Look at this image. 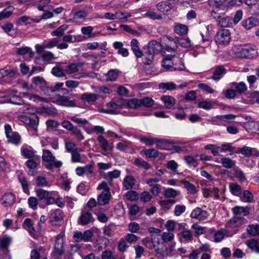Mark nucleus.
<instances>
[{
    "label": "nucleus",
    "instance_id": "1",
    "mask_svg": "<svg viewBox=\"0 0 259 259\" xmlns=\"http://www.w3.org/2000/svg\"><path fill=\"white\" fill-rule=\"evenodd\" d=\"M232 51L238 58L252 59L257 56L256 47L252 44H244L235 46Z\"/></svg>",
    "mask_w": 259,
    "mask_h": 259
},
{
    "label": "nucleus",
    "instance_id": "2",
    "mask_svg": "<svg viewBox=\"0 0 259 259\" xmlns=\"http://www.w3.org/2000/svg\"><path fill=\"white\" fill-rule=\"evenodd\" d=\"M64 232L62 231L57 236L56 238L55 244L52 255L55 257H60L64 253Z\"/></svg>",
    "mask_w": 259,
    "mask_h": 259
},
{
    "label": "nucleus",
    "instance_id": "3",
    "mask_svg": "<svg viewBox=\"0 0 259 259\" xmlns=\"http://www.w3.org/2000/svg\"><path fill=\"white\" fill-rule=\"evenodd\" d=\"M19 119L21 122L29 126L34 131H37L39 123V119L35 114H32L30 116L25 115L19 116Z\"/></svg>",
    "mask_w": 259,
    "mask_h": 259
},
{
    "label": "nucleus",
    "instance_id": "4",
    "mask_svg": "<svg viewBox=\"0 0 259 259\" xmlns=\"http://www.w3.org/2000/svg\"><path fill=\"white\" fill-rule=\"evenodd\" d=\"M215 40L218 45L224 46L228 45L231 40L230 31L225 29L220 30L215 35Z\"/></svg>",
    "mask_w": 259,
    "mask_h": 259
},
{
    "label": "nucleus",
    "instance_id": "5",
    "mask_svg": "<svg viewBox=\"0 0 259 259\" xmlns=\"http://www.w3.org/2000/svg\"><path fill=\"white\" fill-rule=\"evenodd\" d=\"M241 24L242 27L246 30H249L254 27L258 26L259 13L243 20Z\"/></svg>",
    "mask_w": 259,
    "mask_h": 259
},
{
    "label": "nucleus",
    "instance_id": "6",
    "mask_svg": "<svg viewBox=\"0 0 259 259\" xmlns=\"http://www.w3.org/2000/svg\"><path fill=\"white\" fill-rule=\"evenodd\" d=\"M92 211L91 209L82 210L78 220V224L84 226L94 222V219L93 217Z\"/></svg>",
    "mask_w": 259,
    "mask_h": 259
},
{
    "label": "nucleus",
    "instance_id": "7",
    "mask_svg": "<svg viewBox=\"0 0 259 259\" xmlns=\"http://www.w3.org/2000/svg\"><path fill=\"white\" fill-rule=\"evenodd\" d=\"M247 223V220L244 217L234 216L230 219L227 223L228 227L234 228L240 227Z\"/></svg>",
    "mask_w": 259,
    "mask_h": 259
},
{
    "label": "nucleus",
    "instance_id": "8",
    "mask_svg": "<svg viewBox=\"0 0 259 259\" xmlns=\"http://www.w3.org/2000/svg\"><path fill=\"white\" fill-rule=\"evenodd\" d=\"M32 81L35 85L38 86L45 94L49 95L48 83L42 77H34L32 78Z\"/></svg>",
    "mask_w": 259,
    "mask_h": 259
},
{
    "label": "nucleus",
    "instance_id": "9",
    "mask_svg": "<svg viewBox=\"0 0 259 259\" xmlns=\"http://www.w3.org/2000/svg\"><path fill=\"white\" fill-rule=\"evenodd\" d=\"M209 215L208 212L205 210L202 209L200 207H196L191 212L190 217L192 218L203 221L206 219Z\"/></svg>",
    "mask_w": 259,
    "mask_h": 259
},
{
    "label": "nucleus",
    "instance_id": "10",
    "mask_svg": "<svg viewBox=\"0 0 259 259\" xmlns=\"http://www.w3.org/2000/svg\"><path fill=\"white\" fill-rule=\"evenodd\" d=\"M63 211L57 209L52 211L50 216V223L52 225H57L63 220Z\"/></svg>",
    "mask_w": 259,
    "mask_h": 259
},
{
    "label": "nucleus",
    "instance_id": "11",
    "mask_svg": "<svg viewBox=\"0 0 259 259\" xmlns=\"http://www.w3.org/2000/svg\"><path fill=\"white\" fill-rule=\"evenodd\" d=\"M111 197L110 189L103 190L100 195L98 196L97 202L100 205H104L108 203Z\"/></svg>",
    "mask_w": 259,
    "mask_h": 259
},
{
    "label": "nucleus",
    "instance_id": "12",
    "mask_svg": "<svg viewBox=\"0 0 259 259\" xmlns=\"http://www.w3.org/2000/svg\"><path fill=\"white\" fill-rule=\"evenodd\" d=\"M156 8L160 12L164 15H167L169 12L172 9L173 6L168 2L162 1L156 5Z\"/></svg>",
    "mask_w": 259,
    "mask_h": 259
},
{
    "label": "nucleus",
    "instance_id": "13",
    "mask_svg": "<svg viewBox=\"0 0 259 259\" xmlns=\"http://www.w3.org/2000/svg\"><path fill=\"white\" fill-rule=\"evenodd\" d=\"M156 148L161 150H170L172 147V143L164 139H157Z\"/></svg>",
    "mask_w": 259,
    "mask_h": 259
},
{
    "label": "nucleus",
    "instance_id": "14",
    "mask_svg": "<svg viewBox=\"0 0 259 259\" xmlns=\"http://www.w3.org/2000/svg\"><path fill=\"white\" fill-rule=\"evenodd\" d=\"M50 3L51 0H40L35 3V6L39 11L45 12L53 9V7L49 5Z\"/></svg>",
    "mask_w": 259,
    "mask_h": 259
},
{
    "label": "nucleus",
    "instance_id": "15",
    "mask_svg": "<svg viewBox=\"0 0 259 259\" xmlns=\"http://www.w3.org/2000/svg\"><path fill=\"white\" fill-rule=\"evenodd\" d=\"M97 140L100 143V146L104 152L112 150L113 148L112 144L110 143L103 136H98Z\"/></svg>",
    "mask_w": 259,
    "mask_h": 259
},
{
    "label": "nucleus",
    "instance_id": "16",
    "mask_svg": "<svg viewBox=\"0 0 259 259\" xmlns=\"http://www.w3.org/2000/svg\"><path fill=\"white\" fill-rule=\"evenodd\" d=\"M56 101L59 105L63 106L72 107L75 106V103L73 101L70 100L67 97L65 96H58Z\"/></svg>",
    "mask_w": 259,
    "mask_h": 259
},
{
    "label": "nucleus",
    "instance_id": "17",
    "mask_svg": "<svg viewBox=\"0 0 259 259\" xmlns=\"http://www.w3.org/2000/svg\"><path fill=\"white\" fill-rule=\"evenodd\" d=\"M162 49V46L159 42L153 40L149 42L146 49L156 54L159 53Z\"/></svg>",
    "mask_w": 259,
    "mask_h": 259
},
{
    "label": "nucleus",
    "instance_id": "18",
    "mask_svg": "<svg viewBox=\"0 0 259 259\" xmlns=\"http://www.w3.org/2000/svg\"><path fill=\"white\" fill-rule=\"evenodd\" d=\"M99 95L95 93H84L81 95V99L84 102L92 103L99 98Z\"/></svg>",
    "mask_w": 259,
    "mask_h": 259
},
{
    "label": "nucleus",
    "instance_id": "19",
    "mask_svg": "<svg viewBox=\"0 0 259 259\" xmlns=\"http://www.w3.org/2000/svg\"><path fill=\"white\" fill-rule=\"evenodd\" d=\"M121 172L119 170L115 169L107 173H104L102 176L104 179L109 183L111 182L113 179H117L120 176Z\"/></svg>",
    "mask_w": 259,
    "mask_h": 259
},
{
    "label": "nucleus",
    "instance_id": "20",
    "mask_svg": "<svg viewBox=\"0 0 259 259\" xmlns=\"http://www.w3.org/2000/svg\"><path fill=\"white\" fill-rule=\"evenodd\" d=\"M131 49L137 58H141L143 56V52L139 46V42L137 39H133L131 42Z\"/></svg>",
    "mask_w": 259,
    "mask_h": 259
},
{
    "label": "nucleus",
    "instance_id": "21",
    "mask_svg": "<svg viewBox=\"0 0 259 259\" xmlns=\"http://www.w3.org/2000/svg\"><path fill=\"white\" fill-rule=\"evenodd\" d=\"M135 185V179L131 175H128L123 179V185L126 190H132Z\"/></svg>",
    "mask_w": 259,
    "mask_h": 259
},
{
    "label": "nucleus",
    "instance_id": "22",
    "mask_svg": "<svg viewBox=\"0 0 259 259\" xmlns=\"http://www.w3.org/2000/svg\"><path fill=\"white\" fill-rule=\"evenodd\" d=\"M161 100L167 109L172 108L176 104V99L170 96H163L161 97Z\"/></svg>",
    "mask_w": 259,
    "mask_h": 259
},
{
    "label": "nucleus",
    "instance_id": "23",
    "mask_svg": "<svg viewBox=\"0 0 259 259\" xmlns=\"http://www.w3.org/2000/svg\"><path fill=\"white\" fill-rule=\"evenodd\" d=\"M226 73V69L223 66H218L213 71L212 79L214 80H219Z\"/></svg>",
    "mask_w": 259,
    "mask_h": 259
},
{
    "label": "nucleus",
    "instance_id": "24",
    "mask_svg": "<svg viewBox=\"0 0 259 259\" xmlns=\"http://www.w3.org/2000/svg\"><path fill=\"white\" fill-rule=\"evenodd\" d=\"M232 211L235 215L240 214L242 213L244 216H247L249 214V207L236 206L232 208Z\"/></svg>",
    "mask_w": 259,
    "mask_h": 259
},
{
    "label": "nucleus",
    "instance_id": "25",
    "mask_svg": "<svg viewBox=\"0 0 259 259\" xmlns=\"http://www.w3.org/2000/svg\"><path fill=\"white\" fill-rule=\"evenodd\" d=\"M123 44L121 42L116 41L113 44L114 48L118 50V53L123 57H127L129 55L127 49L123 48Z\"/></svg>",
    "mask_w": 259,
    "mask_h": 259
},
{
    "label": "nucleus",
    "instance_id": "26",
    "mask_svg": "<svg viewBox=\"0 0 259 259\" xmlns=\"http://www.w3.org/2000/svg\"><path fill=\"white\" fill-rule=\"evenodd\" d=\"M3 203L6 206H11L15 201V196L11 193L5 194L2 198Z\"/></svg>",
    "mask_w": 259,
    "mask_h": 259
},
{
    "label": "nucleus",
    "instance_id": "27",
    "mask_svg": "<svg viewBox=\"0 0 259 259\" xmlns=\"http://www.w3.org/2000/svg\"><path fill=\"white\" fill-rule=\"evenodd\" d=\"M82 66V64L80 63H72L66 67L65 71L67 74H72L78 72L79 68Z\"/></svg>",
    "mask_w": 259,
    "mask_h": 259
},
{
    "label": "nucleus",
    "instance_id": "28",
    "mask_svg": "<svg viewBox=\"0 0 259 259\" xmlns=\"http://www.w3.org/2000/svg\"><path fill=\"white\" fill-rule=\"evenodd\" d=\"M155 55V54L150 52L149 50L146 49V51L143 53L142 56L144 57L143 63L147 65L151 64L153 61Z\"/></svg>",
    "mask_w": 259,
    "mask_h": 259
},
{
    "label": "nucleus",
    "instance_id": "29",
    "mask_svg": "<svg viewBox=\"0 0 259 259\" xmlns=\"http://www.w3.org/2000/svg\"><path fill=\"white\" fill-rule=\"evenodd\" d=\"M245 244L249 249H251L252 251L259 253V243L257 242V240L252 239L247 240L245 242Z\"/></svg>",
    "mask_w": 259,
    "mask_h": 259
},
{
    "label": "nucleus",
    "instance_id": "30",
    "mask_svg": "<svg viewBox=\"0 0 259 259\" xmlns=\"http://www.w3.org/2000/svg\"><path fill=\"white\" fill-rule=\"evenodd\" d=\"M219 190L217 187H213L212 189L209 188L203 189V194L204 197H208L213 194L217 199L219 198Z\"/></svg>",
    "mask_w": 259,
    "mask_h": 259
},
{
    "label": "nucleus",
    "instance_id": "31",
    "mask_svg": "<svg viewBox=\"0 0 259 259\" xmlns=\"http://www.w3.org/2000/svg\"><path fill=\"white\" fill-rule=\"evenodd\" d=\"M221 163L223 167L226 168H231L236 164V161L226 157H223L221 160Z\"/></svg>",
    "mask_w": 259,
    "mask_h": 259
},
{
    "label": "nucleus",
    "instance_id": "32",
    "mask_svg": "<svg viewBox=\"0 0 259 259\" xmlns=\"http://www.w3.org/2000/svg\"><path fill=\"white\" fill-rule=\"evenodd\" d=\"M175 56V54L167 55L162 61V66L166 69H168L172 67L173 63L172 62V58Z\"/></svg>",
    "mask_w": 259,
    "mask_h": 259
},
{
    "label": "nucleus",
    "instance_id": "33",
    "mask_svg": "<svg viewBox=\"0 0 259 259\" xmlns=\"http://www.w3.org/2000/svg\"><path fill=\"white\" fill-rule=\"evenodd\" d=\"M157 139V138L147 137L144 136H141L139 137L140 141L148 146H152L154 144H156Z\"/></svg>",
    "mask_w": 259,
    "mask_h": 259
},
{
    "label": "nucleus",
    "instance_id": "34",
    "mask_svg": "<svg viewBox=\"0 0 259 259\" xmlns=\"http://www.w3.org/2000/svg\"><path fill=\"white\" fill-rule=\"evenodd\" d=\"M236 153H241L244 156L249 157L251 156L252 154V148L245 146L242 148H239L238 151L236 152Z\"/></svg>",
    "mask_w": 259,
    "mask_h": 259
},
{
    "label": "nucleus",
    "instance_id": "35",
    "mask_svg": "<svg viewBox=\"0 0 259 259\" xmlns=\"http://www.w3.org/2000/svg\"><path fill=\"white\" fill-rule=\"evenodd\" d=\"M14 10V8L12 6H9L5 9L0 13V20L9 18L12 14Z\"/></svg>",
    "mask_w": 259,
    "mask_h": 259
},
{
    "label": "nucleus",
    "instance_id": "36",
    "mask_svg": "<svg viewBox=\"0 0 259 259\" xmlns=\"http://www.w3.org/2000/svg\"><path fill=\"white\" fill-rule=\"evenodd\" d=\"M180 194L179 191L176 190L172 188L166 189L163 193L165 198H174Z\"/></svg>",
    "mask_w": 259,
    "mask_h": 259
},
{
    "label": "nucleus",
    "instance_id": "37",
    "mask_svg": "<svg viewBox=\"0 0 259 259\" xmlns=\"http://www.w3.org/2000/svg\"><path fill=\"white\" fill-rule=\"evenodd\" d=\"M134 163L136 165L141 167L146 170H148L151 167V165L149 163L139 158H136Z\"/></svg>",
    "mask_w": 259,
    "mask_h": 259
},
{
    "label": "nucleus",
    "instance_id": "38",
    "mask_svg": "<svg viewBox=\"0 0 259 259\" xmlns=\"http://www.w3.org/2000/svg\"><path fill=\"white\" fill-rule=\"evenodd\" d=\"M68 26L67 24H63L57 29L52 31L51 34L53 36H62L64 35V32L67 29Z\"/></svg>",
    "mask_w": 259,
    "mask_h": 259
},
{
    "label": "nucleus",
    "instance_id": "39",
    "mask_svg": "<svg viewBox=\"0 0 259 259\" xmlns=\"http://www.w3.org/2000/svg\"><path fill=\"white\" fill-rule=\"evenodd\" d=\"M159 88L161 90L173 91L176 89V85L173 82H161L159 84Z\"/></svg>",
    "mask_w": 259,
    "mask_h": 259
},
{
    "label": "nucleus",
    "instance_id": "40",
    "mask_svg": "<svg viewBox=\"0 0 259 259\" xmlns=\"http://www.w3.org/2000/svg\"><path fill=\"white\" fill-rule=\"evenodd\" d=\"M126 106L130 108L137 109L141 107V100L136 98H133L127 101Z\"/></svg>",
    "mask_w": 259,
    "mask_h": 259
},
{
    "label": "nucleus",
    "instance_id": "41",
    "mask_svg": "<svg viewBox=\"0 0 259 259\" xmlns=\"http://www.w3.org/2000/svg\"><path fill=\"white\" fill-rule=\"evenodd\" d=\"M236 117L235 115L232 114H226L217 117V119L218 120L217 124L218 125H222L224 121H225L226 120H233Z\"/></svg>",
    "mask_w": 259,
    "mask_h": 259
},
{
    "label": "nucleus",
    "instance_id": "42",
    "mask_svg": "<svg viewBox=\"0 0 259 259\" xmlns=\"http://www.w3.org/2000/svg\"><path fill=\"white\" fill-rule=\"evenodd\" d=\"M115 225L111 224L108 226H105L103 228V233L108 237H111L114 234Z\"/></svg>",
    "mask_w": 259,
    "mask_h": 259
},
{
    "label": "nucleus",
    "instance_id": "43",
    "mask_svg": "<svg viewBox=\"0 0 259 259\" xmlns=\"http://www.w3.org/2000/svg\"><path fill=\"white\" fill-rule=\"evenodd\" d=\"M174 31L177 34L183 35L187 33L188 27L185 25L179 24L175 27Z\"/></svg>",
    "mask_w": 259,
    "mask_h": 259
},
{
    "label": "nucleus",
    "instance_id": "44",
    "mask_svg": "<svg viewBox=\"0 0 259 259\" xmlns=\"http://www.w3.org/2000/svg\"><path fill=\"white\" fill-rule=\"evenodd\" d=\"M9 142L15 145H18L20 143L21 137L20 135L16 132L12 133L10 135V137H7Z\"/></svg>",
    "mask_w": 259,
    "mask_h": 259
},
{
    "label": "nucleus",
    "instance_id": "45",
    "mask_svg": "<svg viewBox=\"0 0 259 259\" xmlns=\"http://www.w3.org/2000/svg\"><path fill=\"white\" fill-rule=\"evenodd\" d=\"M232 18L228 17H223V16L218 20V25L222 27H229L231 24L230 21Z\"/></svg>",
    "mask_w": 259,
    "mask_h": 259
},
{
    "label": "nucleus",
    "instance_id": "46",
    "mask_svg": "<svg viewBox=\"0 0 259 259\" xmlns=\"http://www.w3.org/2000/svg\"><path fill=\"white\" fill-rule=\"evenodd\" d=\"M129 247L127 244V242L123 238H121L117 245V249L119 252H124L126 251V249Z\"/></svg>",
    "mask_w": 259,
    "mask_h": 259
},
{
    "label": "nucleus",
    "instance_id": "47",
    "mask_svg": "<svg viewBox=\"0 0 259 259\" xmlns=\"http://www.w3.org/2000/svg\"><path fill=\"white\" fill-rule=\"evenodd\" d=\"M42 160L46 162H51L55 159L51 152L49 150H44L42 156Z\"/></svg>",
    "mask_w": 259,
    "mask_h": 259
},
{
    "label": "nucleus",
    "instance_id": "48",
    "mask_svg": "<svg viewBox=\"0 0 259 259\" xmlns=\"http://www.w3.org/2000/svg\"><path fill=\"white\" fill-rule=\"evenodd\" d=\"M248 233L252 236L259 235V226L257 225H249L247 228Z\"/></svg>",
    "mask_w": 259,
    "mask_h": 259
},
{
    "label": "nucleus",
    "instance_id": "49",
    "mask_svg": "<svg viewBox=\"0 0 259 259\" xmlns=\"http://www.w3.org/2000/svg\"><path fill=\"white\" fill-rule=\"evenodd\" d=\"M18 180L21 183L24 192L26 194H29L28 183L26 178L23 176H20L18 177Z\"/></svg>",
    "mask_w": 259,
    "mask_h": 259
},
{
    "label": "nucleus",
    "instance_id": "50",
    "mask_svg": "<svg viewBox=\"0 0 259 259\" xmlns=\"http://www.w3.org/2000/svg\"><path fill=\"white\" fill-rule=\"evenodd\" d=\"M51 73L53 75L58 77L65 76L64 70L58 66H56L52 69Z\"/></svg>",
    "mask_w": 259,
    "mask_h": 259
},
{
    "label": "nucleus",
    "instance_id": "51",
    "mask_svg": "<svg viewBox=\"0 0 259 259\" xmlns=\"http://www.w3.org/2000/svg\"><path fill=\"white\" fill-rule=\"evenodd\" d=\"M177 41L183 48H188L191 47V41L188 38H178Z\"/></svg>",
    "mask_w": 259,
    "mask_h": 259
},
{
    "label": "nucleus",
    "instance_id": "52",
    "mask_svg": "<svg viewBox=\"0 0 259 259\" xmlns=\"http://www.w3.org/2000/svg\"><path fill=\"white\" fill-rule=\"evenodd\" d=\"M233 85L234 86V88L239 94L244 93L247 89L246 84L243 82H239V83L234 82Z\"/></svg>",
    "mask_w": 259,
    "mask_h": 259
},
{
    "label": "nucleus",
    "instance_id": "53",
    "mask_svg": "<svg viewBox=\"0 0 259 259\" xmlns=\"http://www.w3.org/2000/svg\"><path fill=\"white\" fill-rule=\"evenodd\" d=\"M35 183L36 186L40 187H45L48 186V182L46 178L42 176L37 177L36 178Z\"/></svg>",
    "mask_w": 259,
    "mask_h": 259
},
{
    "label": "nucleus",
    "instance_id": "54",
    "mask_svg": "<svg viewBox=\"0 0 259 259\" xmlns=\"http://www.w3.org/2000/svg\"><path fill=\"white\" fill-rule=\"evenodd\" d=\"M106 76L107 80L114 81L118 76V72L116 70H110L106 74Z\"/></svg>",
    "mask_w": 259,
    "mask_h": 259
},
{
    "label": "nucleus",
    "instance_id": "55",
    "mask_svg": "<svg viewBox=\"0 0 259 259\" xmlns=\"http://www.w3.org/2000/svg\"><path fill=\"white\" fill-rule=\"evenodd\" d=\"M70 131L72 132V134L76 137L78 140L81 141L84 139V136L82 135L81 130L78 127L73 126Z\"/></svg>",
    "mask_w": 259,
    "mask_h": 259
},
{
    "label": "nucleus",
    "instance_id": "56",
    "mask_svg": "<svg viewBox=\"0 0 259 259\" xmlns=\"http://www.w3.org/2000/svg\"><path fill=\"white\" fill-rule=\"evenodd\" d=\"M36 195L39 200L45 199L50 195V192L42 189H38L35 190Z\"/></svg>",
    "mask_w": 259,
    "mask_h": 259
},
{
    "label": "nucleus",
    "instance_id": "57",
    "mask_svg": "<svg viewBox=\"0 0 259 259\" xmlns=\"http://www.w3.org/2000/svg\"><path fill=\"white\" fill-rule=\"evenodd\" d=\"M211 16L215 19L219 20L223 15L224 13L223 12L222 8L213 9L211 11Z\"/></svg>",
    "mask_w": 259,
    "mask_h": 259
},
{
    "label": "nucleus",
    "instance_id": "58",
    "mask_svg": "<svg viewBox=\"0 0 259 259\" xmlns=\"http://www.w3.org/2000/svg\"><path fill=\"white\" fill-rule=\"evenodd\" d=\"M41 58L45 62H50L56 59L54 54L50 51L44 52L41 56Z\"/></svg>",
    "mask_w": 259,
    "mask_h": 259
},
{
    "label": "nucleus",
    "instance_id": "59",
    "mask_svg": "<svg viewBox=\"0 0 259 259\" xmlns=\"http://www.w3.org/2000/svg\"><path fill=\"white\" fill-rule=\"evenodd\" d=\"M45 44L47 49H52L55 47H57V44L59 42V40L56 38H53L49 40H45Z\"/></svg>",
    "mask_w": 259,
    "mask_h": 259
},
{
    "label": "nucleus",
    "instance_id": "60",
    "mask_svg": "<svg viewBox=\"0 0 259 259\" xmlns=\"http://www.w3.org/2000/svg\"><path fill=\"white\" fill-rule=\"evenodd\" d=\"M31 18L28 16H23L18 18L16 21V25L20 26L22 25H27L30 24V22H28V21L30 20Z\"/></svg>",
    "mask_w": 259,
    "mask_h": 259
},
{
    "label": "nucleus",
    "instance_id": "61",
    "mask_svg": "<svg viewBox=\"0 0 259 259\" xmlns=\"http://www.w3.org/2000/svg\"><path fill=\"white\" fill-rule=\"evenodd\" d=\"M141 100V106H143L145 107H150L154 104V101L150 98L146 97Z\"/></svg>",
    "mask_w": 259,
    "mask_h": 259
},
{
    "label": "nucleus",
    "instance_id": "62",
    "mask_svg": "<svg viewBox=\"0 0 259 259\" xmlns=\"http://www.w3.org/2000/svg\"><path fill=\"white\" fill-rule=\"evenodd\" d=\"M182 183L183 184L185 188L189 191L191 194H195L196 193V190L194 186L190 183L188 181H183Z\"/></svg>",
    "mask_w": 259,
    "mask_h": 259
},
{
    "label": "nucleus",
    "instance_id": "63",
    "mask_svg": "<svg viewBox=\"0 0 259 259\" xmlns=\"http://www.w3.org/2000/svg\"><path fill=\"white\" fill-rule=\"evenodd\" d=\"M181 235L186 242H190L193 240V235L192 232L187 229H185L181 232Z\"/></svg>",
    "mask_w": 259,
    "mask_h": 259
},
{
    "label": "nucleus",
    "instance_id": "64",
    "mask_svg": "<svg viewBox=\"0 0 259 259\" xmlns=\"http://www.w3.org/2000/svg\"><path fill=\"white\" fill-rule=\"evenodd\" d=\"M126 198L132 201H136L138 199V195L137 192L130 190L125 194Z\"/></svg>",
    "mask_w": 259,
    "mask_h": 259
}]
</instances>
